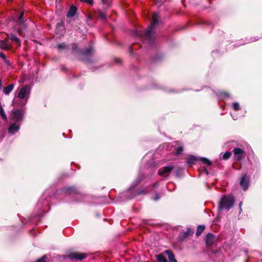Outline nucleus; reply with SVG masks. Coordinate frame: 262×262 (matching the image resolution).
Listing matches in <instances>:
<instances>
[{
	"label": "nucleus",
	"instance_id": "nucleus-1",
	"mask_svg": "<svg viewBox=\"0 0 262 262\" xmlns=\"http://www.w3.org/2000/svg\"><path fill=\"white\" fill-rule=\"evenodd\" d=\"M30 88L29 86L23 85L19 90L17 97H15L12 102L14 106H24L29 97Z\"/></svg>",
	"mask_w": 262,
	"mask_h": 262
},
{
	"label": "nucleus",
	"instance_id": "nucleus-2",
	"mask_svg": "<svg viewBox=\"0 0 262 262\" xmlns=\"http://www.w3.org/2000/svg\"><path fill=\"white\" fill-rule=\"evenodd\" d=\"M23 116L24 114L21 111L12 110L10 118L11 121L13 122V123H11L9 128V133L14 134L19 130V123L22 121Z\"/></svg>",
	"mask_w": 262,
	"mask_h": 262
},
{
	"label": "nucleus",
	"instance_id": "nucleus-3",
	"mask_svg": "<svg viewBox=\"0 0 262 262\" xmlns=\"http://www.w3.org/2000/svg\"><path fill=\"white\" fill-rule=\"evenodd\" d=\"M234 199L232 195H225L222 197L219 205V210L221 211L223 210L229 211L233 206Z\"/></svg>",
	"mask_w": 262,
	"mask_h": 262
},
{
	"label": "nucleus",
	"instance_id": "nucleus-4",
	"mask_svg": "<svg viewBox=\"0 0 262 262\" xmlns=\"http://www.w3.org/2000/svg\"><path fill=\"white\" fill-rule=\"evenodd\" d=\"M160 17L158 13L154 12L152 14V21L150 26L146 30L145 35L149 40L150 39L151 35L154 33L156 25L158 24Z\"/></svg>",
	"mask_w": 262,
	"mask_h": 262
},
{
	"label": "nucleus",
	"instance_id": "nucleus-5",
	"mask_svg": "<svg viewBox=\"0 0 262 262\" xmlns=\"http://www.w3.org/2000/svg\"><path fill=\"white\" fill-rule=\"evenodd\" d=\"M174 167L172 165L165 166L159 169L158 173L160 176L166 177L169 176L170 172L173 169Z\"/></svg>",
	"mask_w": 262,
	"mask_h": 262
},
{
	"label": "nucleus",
	"instance_id": "nucleus-6",
	"mask_svg": "<svg viewBox=\"0 0 262 262\" xmlns=\"http://www.w3.org/2000/svg\"><path fill=\"white\" fill-rule=\"evenodd\" d=\"M233 152L234 158L236 160H241L246 156V152L241 148H235L233 149Z\"/></svg>",
	"mask_w": 262,
	"mask_h": 262
},
{
	"label": "nucleus",
	"instance_id": "nucleus-7",
	"mask_svg": "<svg viewBox=\"0 0 262 262\" xmlns=\"http://www.w3.org/2000/svg\"><path fill=\"white\" fill-rule=\"evenodd\" d=\"M11 48V42L9 39L6 38L0 40V49L2 50H8Z\"/></svg>",
	"mask_w": 262,
	"mask_h": 262
},
{
	"label": "nucleus",
	"instance_id": "nucleus-8",
	"mask_svg": "<svg viewBox=\"0 0 262 262\" xmlns=\"http://www.w3.org/2000/svg\"><path fill=\"white\" fill-rule=\"evenodd\" d=\"M240 185L242 187L244 190H246L249 184V178L246 175L243 176L240 181Z\"/></svg>",
	"mask_w": 262,
	"mask_h": 262
},
{
	"label": "nucleus",
	"instance_id": "nucleus-9",
	"mask_svg": "<svg viewBox=\"0 0 262 262\" xmlns=\"http://www.w3.org/2000/svg\"><path fill=\"white\" fill-rule=\"evenodd\" d=\"M69 257L72 259L82 260L86 257V255L83 253L73 252L69 254Z\"/></svg>",
	"mask_w": 262,
	"mask_h": 262
},
{
	"label": "nucleus",
	"instance_id": "nucleus-10",
	"mask_svg": "<svg viewBox=\"0 0 262 262\" xmlns=\"http://www.w3.org/2000/svg\"><path fill=\"white\" fill-rule=\"evenodd\" d=\"M214 242V236L211 233H208L206 237V243L207 245H211Z\"/></svg>",
	"mask_w": 262,
	"mask_h": 262
},
{
	"label": "nucleus",
	"instance_id": "nucleus-11",
	"mask_svg": "<svg viewBox=\"0 0 262 262\" xmlns=\"http://www.w3.org/2000/svg\"><path fill=\"white\" fill-rule=\"evenodd\" d=\"M197 161L198 159L196 157L193 156H190L187 158L186 162L188 164L191 166L193 164H195Z\"/></svg>",
	"mask_w": 262,
	"mask_h": 262
},
{
	"label": "nucleus",
	"instance_id": "nucleus-12",
	"mask_svg": "<svg viewBox=\"0 0 262 262\" xmlns=\"http://www.w3.org/2000/svg\"><path fill=\"white\" fill-rule=\"evenodd\" d=\"M165 253L167 255L169 262H178L174 258L173 254L170 250H166Z\"/></svg>",
	"mask_w": 262,
	"mask_h": 262
},
{
	"label": "nucleus",
	"instance_id": "nucleus-13",
	"mask_svg": "<svg viewBox=\"0 0 262 262\" xmlns=\"http://www.w3.org/2000/svg\"><path fill=\"white\" fill-rule=\"evenodd\" d=\"M77 9L76 7L73 6H71L70 8L69 11H68L67 16L68 17H72L74 16L75 14L76 13Z\"/></svg>",
	"mask_w": 262,
	"mask_h": 262
},
{
	"label": "nucleus",
	"instance_id": "nucleus-14",
	"mask_svg": "<svg viewBox=\"0 0 262 262\" xmlns=\"http://www.w3.org/2000/svg\"><path fill=\"white\" fill-rule=\"evenodd\" d=\"M14 89V84H10L9 85L6 86L4 89V93L6 95L9 94Z\"/></svg>",
	"mask_w": 262,
	"mask_h": 262
},
{
	"label": "nucleus",
	"instance_id": "nucleus-15",
	"mask_svg": "<svg viewBox=\"0 0 262 262\" xmlns=\"http://www.w3.org/2000/svg\"><path fill=\"white\" fill-rule=\"evenodd\" d=\"M157 260L158 262H167V260L163 254L156 255Z\"/></svg>",
	"mask_w": 262,
	"mask_h": 262
},
{
	"label": "nucleus",
	"instance_id": "nucleus-16",
	"mask_svg": "<svg viewBox=\"0 0 262 262\" xmlns=\"http://www.w3.org/2000/svg\"><path fill=\"white\" fill-rule=\"evenodd\" d=\"M205 229V226L204 225H199L196 231V235L199 236Z\"/></svg>",
	"mask_w": 262,
	"mask_h": 262
},
{
	"label": "nucleus",
	"instance_id": "nucleus-17",
	"mask_svg": "<svg viewBox=\"0 0 262 262\" xmlns=\"http://www.w3.org/2000/svg\"><path fill=\"white\" fill-rule=\"evenodd\" d=\"M0 114L1 115L2 118L5 120L7 121V117L4 112V111L2 106L0 108Z\"/></svg>",
	"mask_w": 262,
	"mask_h": 262
},
{
	"label": "nucleus",
	"instance_id": "nucleus-18",
	"mask_svg": "<svg viewBox=\"0 0 262 262\" xmlns=\"http://www.w3.org/2000/svg\"><path fill=\"white\" fill-rule=\"evenodd\" d=\"M11 39L12 41L15 42L17 43L18 46H20V43L19 39L15 35H12L11 37Z\"/></svg>",
	"mask_w": 262,
	"mask_h": 262
},
{
	"label": "nucleus",
	"instance_id": "nucleus-19",
	"mask_svg": "<svg viewBox=\"0 0 262 262\" xmlns=\"http://www.w3.org/2000/svg\"><path fill=\"white\" fill-rule=\"evenodd\" d=\"M201 160L204 164H206L207 165H210L211 164V162L206 158H202L201 159Z\"/></svg>",
	"mask_w": 262,
	"mask_h": 262
},
{
	"label": "nucleus",
	"instance_id": "nucleus-20",
	"mask_svg": "<svg viewBox=\"0 0 262 262\" xmlns=\"http://www.w3.org/2000/svg\"><path fill=\"white\" fill-rule=\"evenodd\" d=\"M231 156V152L229 151H226L225 154H224L222 156V159L224 160H227L230 158Z\"/></svg>",
	"mask_w": 262,
	"mask_h": 262
},
{
	"label": "nucleus",
	"instance_id": "nucleus-21",
	"mask_svg": "<svg viewBox=\"0 0 262 262\" xmlns=\"http://www.w3.org/2000/svg\"><path fill=\"white\" fill-rule=\"evenodd\" d=\"M232 107L235 111H238L239 110L240 106L237 102H234L232 104Z\"/></svg>",
	"mask_w": 262,
	"mask_h": 262
},
{
	"label": "nucleus",
	"instance_id": "nucleus-22",
	"mask_svg": "<svg viewBox=\"0 0 262 262\" xmlns=\"http://www.w3.org/2000/svg\"><path fill=\"white\" fill-rule=\"evenodd\" d=\"M92 51V49L91 48H89V49L85 50L83 52V54L85 55H88L91 53Z\"/></svg>",
	"mask_w": 262,
	"mask_h": 262
},
{
	"label": "nucleus",
	"instance_id": "nucleus-23",
	"mask_svg": "<svg viewBox=\"0 0 262 262\" xmlns=\"http://www.w3.org/2000/svg\"><path fill=\"white\" fill-rule=\"evenodd\" d=\"M183 150V148L182 146H179L178 147L176 151V155H180L181 154Z\"/></svg>",
	"mask_w": 262,
	"mask_h": 262
},
{
	"label": "nucleus",
	"instance_id": "nucleus-24",
	"mask_svg": "<svg viewBox=\"0 0 262 262\" xmlns=\"http://www.w3.org/2000/svg\"><path fill=\"white\" fill-rule=\"evenodd\" d=\"M23 15H24V13L23 12L21 13L20 16L18 18V21L17 23V24L21 25V24L23 23Z\"/></svg>",
	"mask_w": 262,
	"mask_h": 262
},
{
	"label": "nucleus",
	"instance_id": "nucleus-25",
	"mask_svg": "<svg viewBox=\"0 0 262 262\" xmlns=\"http://www.w3.org/2000/svg\"><path fill=\"white\" fill-rule=\"evenodd\" d=\"M47 259L46 255L43 256L41 258L38 259L36 262H46Z\"/></svg>",
	"mask_w": 262,
	"mask_h": 262
},
{
	"label": "nucleus",
	"instance_id": "nucleus-26",
	"mask_svg": "<svg viewBox=\"0 0 262 262\" xmlns=\"http://www.w3.org/2000/svg\"><path fill=\"white\" fill-rule=\"evenodd\" d=\"M99 17L102 19V20H104L105 19V15L104 13H103V12H100L99 13Z\"/></svg>",
	"mask_w": 262,
	"mask_h": 262
},
{
	"label": "nucleus",
	"instance_id": "nucleus-27",
	"mask_svg": "<svg viewBox=\"0 0 262 262\" xmlns=\"http://www.w3.org/2000/svg\"><path fill=\"white\" fill-rule=\"evenodd\" d=\"M66 46L65 43H60V44L58 45L57 46L58 49L59 50L64 49L66 48Z\"/></svg>",
	"mask_w": 262,
	"mask_h": 262
},
{
	"label": "nucleus",
	"instance_id": "nucleus-28",
	"mask_svg": "<svg viewBox=\"0 0 262 262\" xmlns=\"http://www.w3.org/2000/svg\"><path fill=\"white\" fill-rule=\"evenodd\" d=\"M220 97L222 98L228 97L229 95L226 92H222L220 94Z\"/></svg>",
	"mask_w": 262,
	"mask_h": 262
},
{
	"label": "nucleus",
	"instance_id": "nucleus-29",
	"mask_svg": "<svg viewBox=\"0 0 262 262\" xmlns=\"http://www.w3.org/2000/svg\"><path fill=\"white\" fill-rule=\"evenodd\" d=\"M0 58H2L3 60L6 58L5 55L2 52H0Z\"/></svg>",
	"mask_w": 262,
	"mask_h": 262
},
{
	"label": "nucleus",
	"instance_id": "nucleus-30",
	"mask_svg": "<svg viewBox=\"0 0 262 262\" xmlns=\"http://www.w3.org/2000/svg\"><path fill=\"white\" fill-rule=\"evenodd\" d=\"M82 2H86L91 5L93 4V0H80Z\"/></svg>",
	"mask_w": 262,
	"mask_h": 262
},
{
	"label": "nucleus",
	"instance_id": "nucleus-31",
	"mask_svg": "<svg viewBox=\"0 0 262 262\" xmlns=\"http://www.w3.org/2000/svg\"><path fill=\"white\" fill-rule=\"evenodd\" d=\"M4 61L7 66H10L11 64L10 61L7 58H6L5 60H4Z\"/></svg>",
	"mask_w": 262,
	"mask_h": 262
},
{
	"label": "nucleus",
	"instance_id": "nucleus-32",
	"mask_svg": "<svg viewBox=\"0 0 262 262\" xmlns=\"http://www.w3.org/2000/svg\"><path fill=\"white\" fill-rule=\"evenodd\" d=\"M190 232V231L189 230V229H188L187 231L186 232H185V233H184L185 237L189 235Z\"/></svg>",
	"mask_w": 262,
	"mask_h": 262
},
{
	"label": "nucleus",
	"instance_id": "nucleus-33",
	"mask_svg": "<svg viewBox=\"0 0 262 262\" xmlns=\"http://www.w3.org/2000/svg\"><path fill=\"white\" fill-rule=\"evenodd\" d=\"M146 192L145 191V190H140L138 193V194H145L146 193Z\"/></svg>",
	"mask_w": 262,
	"mask_h": 262
},
{
	"label": "nucleus",
	"instance_id": "nucleus-34",
	"mask_svg": "<svg viewBox=\"0 0 262 262\" xmlns=\"http://www.w3.org/2000/svg\"><path fill=\"white\" fill-rule=\"evenodd\" d=\"M242 202H241L239 204V209H240V211L242 210Z\"/></svg>",
	"mask_w": 262,
	"mask_h": 262
},
{
	"label": "nucleus",
	"instance_id": "nucleus-35",
	"mask_svg": "<svg viewBox=\"0 0 262 262\" xmlns=\"http://www.w3.org/2000/svg\"><path fill=\"white\" fill-rule=\"evenodd\" d=\"M156 198H154V200H158V199H159V198H160V197L159 196L158 194H156Z\"/></svg>",
	"mask_w": 262,
	"mask_h": 262
},
{
	"label": "nucleus",
	"instance_id": "nucleus-36",
	"mask_svg": "<svg viewBox=\"0 0 262 262\" xmlns=\"http://www.w3.org/2000/svg\"><path fill=\"white\" fill-rule=\"evenodd\" d=\"M102 1L104 4H107L108 0H102Z\"/></svg>",
	"mask_w": 262,
	"mask_h": 262
},
{
	"label": "nucleus",
	"instance_id": "nucleus-37",
	"mask_svg": "<svg viewBox=\"0 0 262 262\" xmlns=\"http://www.w3.org/2000/svg\"><path fill=\"white\" fill-rule=\"evenodd\" d=\"M139 181H140L139 180H137V181H136V184H135V185H137V184L139 183Z\"/></svg>",
	"mask_w": 262,
	"mask_h": 262
},
{
	"label": "nucleus",
	"instance_id": "nucleus-38",
	"mask_svg": "<svg viewBox=\"0 0 262 262\" xmlns=\"http://www.w3.org/2000/svg\"><path fill=\"white\" fill-rule=\"evenodd\" d=\"M233 119L234 120H236V119H237V118H234V117H233Z\"/></svg>",
	"mask_w": 262,
	"mask_h": 262
},
{
	"label": "nucleus",
	"instance_id": "nucleus-39",
	"mask_svg": "<svg viewBox=\"0 0 262 262\" xmlns=\"http://www.w3.org/2000/svg\"><path fill=\"white\" fill-rule=\"evenodd\" d=\"M136 35H138L139 34L137 33V32H136Z\"/></svg>",
	"mask_w": 262,
	"mask_h": 262
},
{
	"label": "nucleus",
	"instance_id": "nucleus-40",
	"mask_svg": "<svg viewBox=\"0 0 262 262\" xmlns=\"http://www.w3.org/2000/svg\"><path fill=\"white\" fill-rule=\"evenodd\" d=\"M257 39H255L254 40H252L253 41L256 40Z\"/></svg>",
	"mask_w": 262,
	"mask_h": 262
},
{
	"label": "nucleus",
	"instance_id": "nucleus-41",
	"mask_svg": "<svg viewBox=\"0 0 262 262\" xmlns=\"http://www.w3.org/2000/svg\"><path fill=\"white\" fill-rule=\"evenodd\" d=\"M157 183H155V184H154V186H156V185H157Z\"/></svg>",
	"mask_w": 262,
	"mask_h": 262
}]
</instances>
